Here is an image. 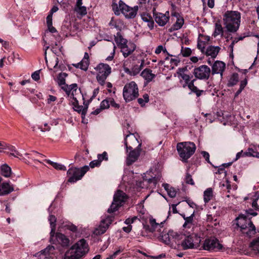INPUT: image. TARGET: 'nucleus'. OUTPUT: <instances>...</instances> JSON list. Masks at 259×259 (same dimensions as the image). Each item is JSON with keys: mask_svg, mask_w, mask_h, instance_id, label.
Here are the masks:
<instances>
[{"mask_svg": "<svg viewBox=\"0 0 259 259\" xmlns=\"http://www.w3.org/2000/svg\"><path fill=\"white\" fill-rule=\"evenodd\" d=\"M126 199V194L122 191L118 190L114 195L113 201L108 209V212L112 213L116 211L119 206L122 205Z\"/></svg>", "mask_w": 259, "mask_h": 259, "instance_id": "nucleus-8", "label": "nucleus"}, {"mask_svg": "<svg viewBox=\"0 0 259 259\" xmlns=\"http://www.w3.org/2000/svg\"><path fill=\"white\" fill-rule=\"evenodd\" d=\"M193 73L196 78L206 80L209 78L211 70L207 65H202L194 68Z\"/></svg>", "mask_w": 259, "mask_h": 259, "instance_id": "nucleus-10", "label": "nucleus"}, {"mask_svg": "<svg viewBox=\"0 0 259 259\" xmlns=\"http://www.w3.org/2000/svg\"><path fill=\"white\" fill-rule=\"evenodd\" d=\"M139 143L135 134L127 135L124 139V145L126 146L127 152H128V149H133L132 145L137 146Z\"/></svg>", "mask_w": 259, "mask_h": 259, "instance_id": "nucleus-19", "label": "nucleus"}, {"mask_svg": "<svg viewBox=\"0 0 259 259\" xmlns=\"http://www.w3.org/2000/svg\"><path fill=\"white\" fill-rule=\"evenodd\" d=\"M67 76V74L64 72L60 73L57 77V82L59 86L68 85L65 83V78Z\"/></svg>", "mask_w": 259, "mask_h": 259, "instance_id": "nucleus-36", "label": "nucleus"}, {"mask_svg": "<svg viewBox=\"0 0 259 259\" xmlns=\"http://www.w3.org/2000/svg\"><path fill=\"white\" fill-rule=\"evenodd\" d=\"M239 77L238 74L236 73H233L230 79L228 81V87H233L237 84L238 82Z\"/></svg>", "mask_w": 259, "mask_h": 259, "instance_id": "nucleus-38", "label": "nucleus"}, {"mask_svg": "<svg viewBox=\"0 0 259 259\" xmlns=\"http://www.w3.org/2000/svg\"><path fill=\"white\" fill-rule=\"evenodd\" d=\"M100 164H101V163H100L99 160L97 159V160H94L92 161L90 163V166L92 168H94L95 167L100 166Z\"/></svg>", "mask_w": 259, "mask_h": 259, "instance_id": "nucleus-57", "label": "nucleus"}, {"mask_svg": "<svg viewBox=\"0 0 259 259\" xmlns=\"http://www.w3.org/2000/svg\"><path fill=\"white\" fill-rule=\"evenodd\" d=\"M112 10L116 15H119L121 11L119 7V4L113 3L112 5Z\"/></svg>", "mask_w": 259, "mask_h": 259, "instance_id": "nucleus-48", "label": "nucleus"}, {"mask_svg": "<svg viewBox=\"0 0 259 259\" xmlns=\"http://www.w3.org/2000/svg\"><path fill=\"white\" fill-rule=\"evenodd\" d=\"M181 53L183 57H187L191 55L192 51L189 48H185L182 46L181 47Z\"/></svg>", "mask_w": 259, "mask_h": 259, "instance_id": "nucleus-42", "label": "nucleus"}, {"mask_svg": "<svg viewBox=\"0 0 259 259\" xmlns=\"http://www.w3.org/2000/svg\"><path fill=\"white\" fill-rule=\"evenodd\" d=\"M259 198V194L257 196L256 198L254 199L252 203V206L255 210H259V206L257 203V200Z\"/></svg>", "mask_w": 259, "mask_h": 259, "instance_id": "nucleus-60", "label": "nucleus"}, {"mask_svg": "<svg viewBox=\"0 0 259 259\" xmlns=\"http://www.w3.org/2000/svg\"><path fill=\"white\" fill-rule=\"evenodd\" d=\"M187 71V68L186 67L183 68H179L178 69L177 73L178 74L179 77L182 76V74H185V71Z\"/></svg>", "mask_w": 259, "mask_h": 259, "instance_id": "nucleus-61", "label": "nucleus"}, {"mask_svg": "<svg viewBox=\"0 0 259 259\" xmlns=\"http://www.w3.org/2000/svg\"><path fill=\"white\" fill-rule=\"evenodd\" d=\"M202 247L204 250L212 251L220 250L223 246L217 239L211 238L205 240Z\"/></svg>", "mask_w": 259, "mask_h": 259, "instance_id": "nucleus-12", "label": "nucleus"}, {"mask_svg": "<svg viewBox=\"0 0 259 259\" xmlns=\"http://www.w3.org/2000/svg\"><path fill=\"white\" fill-rule=\"evenodd\" d=\"M197 48L201 51L202 53H204L205 51V41L198 40L197 44Z\"/></svg>", "mask_w": 259, "mask_h": 259, "instance_id": "nucleus-49", "label": "nucleus"}, {"mask_svg": "<svg viewBox=\"0 0 259 259\" xmlns=\"http://www.w3.org/2000/svg\"><path fill=\"white\" fill-rule=\"evenodd\" d=\"M241 14L238 11H227L223 15L225 28L230 32H235L240 24Z\"/></svg>", "mask_w": 259, "mask_h": 259, "instance_id": "nucleus-2", "label": "nucleus"}, {"mask_svg": "<svg viewBox=\"0 0 259 259\" xmlns=\"http://www.w3.org/2000/svg\"><path fill=\"white\" fill-rule=\"evenodd\" d=\"M137 219H138V218L137 217H134L131 219L128 218L125 220L124 223L125 224L128 225V226L131 225V224L133 223L134 221Z\"/></svg>", "mask_w": 259, "mask_h": 259, "instance_id": "nucleus-59", "label": "nucleus"}, {"mask_svg": "<svg viewBox=\"0 0 259 259\" xmlns=\"http://www.w3.org/2000/svg\"><path fill=\"white\" fill-rule=\"evenodd\" d=\"M39 71V70L36 71L34 72H33L31 75L32 78L35 81H37L40 78Z\"/></svg>", "mask_w": 259, "mask_h": 259, "instance_id": "nucleus-55", "label": "nucleus"}, {"mask_svg": "<svg viewBox=\"0 0 259 259\" xmlns=\"http://www.w3.org/2000/svg\"><path fill=\"white\" fill-rule=\"evenodd\" d=\"M72 102L74 106V110L79 113L81 112L82 116L83 115L84 116L87 112L88 107L79 106L77 100V103H75V101H72Z\"/></svg>", "mask_w": 259, "mask_h": 259, "instance_id": "nucleus-30", "label": "nucleus"}, {"mask_svg": "<svg viewBox=\"0 0 259 259\" xmlns=\"http://www.w3.org/2000/svg\"><path fill=\"white\" fill-rule=\"evenodd\" d=\"M89 169V167L87 165L84 166L81 168L76 167L69 168L67 172L69 177L68 181L70 183H74L80 180Z\"/></svg>", "mask_w": 259, "mask_h": 259, "instance_id": "nucleus-6", "label": "nucleus"}, {"mask_svg": "<svg viewBox=\"0 0 259 259\" xmlns=\"http://www.w3.org/2000/svg\"><path fill=\"white\" fill-rule=\"evenodd\" d=\"M97 157L100 163L103 160L107 161L108 160V154L105 151L102 154H99Z\"/></svg>", "mask_w": 259, "mask_h": 259, "instance_id": "nucleus-46", "label": "nucleus"}, {"mask_svg": "<svg viewBox=\"0 0 259 259\" xmlns=\"http://www.w3.org/2000/svg\"><path fill=\"white\" fill-rule=\"evenodd\" d=\"M201 239L196 234L187 236L182 242V246L184 249L197 248L199 246Z\"/></svg>", "mask_w": 259, "mask_h": 259, "instance_id": "nucleus-9", "label": "nucleus"}, {"mask_svg": "<svg viewBox=\"0 0 259 259\" xmlns=\"http://www.w3.org/2000/svg\"><path fill=\"white\" fill-rule=\"evenodd\" d=\"M224 29L220 21H217L215 23L214 31L213 33V36L215 37L218 35H221V36H223Z\"/></svg>", "mask_w": 259, "mask_h": 259, "instance_id": "nucleus-31", "label": "nucleus"}, {"mask_svg": "<svg viewBox=\"0 0 259 259\" xmlns=\"http://www.w3.org/2000/svg\"><path fill=\"white\" fill-rule=\"evenodd\" d=\"M1 174L6 178H9L11 175V168L7 164H5L0 167Z\"/></svg>", "mask_w": 259, "mask_h": 259, "instance_id": "nucleus-29", "label": "nucleus"}, {"mask_svg": "<svg viewBox=\"0 0 259 259\" xmlns=\"http://www.w3.org/2000/svg\"><path fill=\"white\" fill-rule=\"evenodd\" d=\"M119 7L121 13L128 19L134 18L136 16L138 9V6H135L133 8L130 7L122 1L119 2Z\"/></svg>", "mask_w": 259, "mask_h": 259, "instance_id": "nucleus-11", "label": "nucleus"}, {"mask_svg": "<svg viewBox=\"0 0 259 259\" xmlns=\"http://www.w3.org/2000/svg\"><path fill=\"white\" fill-rule=\"evenodd\" d=\"M191 92L196 94L197 97H199L202 95V93L204 92L203 90H199L197 87L195 86L191 90Z\"/></svg>", "mask_w": 259, "mask_h": 259, "instance_id": "nucleus-53", "label": "nucleus"}, {"mask_svg": "<svg viewBox=\"0 0 259 259\" xmlns=\"http://www.w3.org/2000/svg\"><path fill=\"white\" fill-rule=\"evenodd\" d=\"M89 251L86 240L81 239L67 250L64 255V259H81Z\"/></svg>", "mask_w": 259, "mask_h": 259, "instance_id": "nucleus-1", "label": "nucleus"}, {"mask_svg": "<svg viewBox=\"0 0 259 259\" xmlns=\"http://www.w3.org/2000/svg\"><path fill=\"white\" fill-rule=\"evenodd\" d=\"M130 150L128 152L126 158V164L128 165L132 164L137 159L140 155V151L138 149H128Z\"/></svg>", "mask_w": 259, "mask_h": 259, "instance_id": "nucleus-21", "label": "nucleus"}, {"mask_svg": "<svg viewBox=\"0 0 259 259\" xmlns=\"http://www.w3.org/2000/svg\"><path fill=\"white\" fill-rule=\"evenodd\" d=\"M49 221L50 222V227H56V218L54 215H50L49 218Z\"/></svg>", "mask_w": 259, "mask_h": 259, "instance_id": "nucleus-54", "label": "nucleus"}, {"mask_svg": "<svg viewBox=\"0 0 259 259\" xmlns=\"http://www.w3.org/2000/svg\"><path fill=\"white\" fill-rule=\"evenodd\" d=\"M72 65L77 68H80L85 71L88 68V62L87 60H81L79 63L73 64Z\"/></svg>", "mask_w": 259, "mask_h": 259, "instance_id": "nucleus-39", "label": "nucleus"}, {"mask_svg": "<svg viewBox=\"0 0 259 259\" xmlns=\"http://www.w3.org/2000/svg\"><path fill=\"white\" fill-rule=\"evenodd\" d=\"M213 190L211 188H207L204 191L203 193V199L204 202H208L213 197Z\"/></svg>", "mask_w": 259, "mask_h": 259, "instance_id": "nucleus-32", "label": "nucleus"}, {"mask_svg": "<svg viewBox=\"0 0 259 259\" xmlns=\"http://www.w3.org/2000/svg\"><path fill=\"white\" fill-rule=\"evenodd\" d=\"M119 48L124 57L126 58L135 51L136 46L133 44H130L128 45L126 44L125 45L121 46Z\"/></svg>", "mask_w": 259, "mask_h": 259, "instance_id": "nucleus-22", "label": "nucleus"}, {"mask_svg": "<svg viewBox=\"0 0 259 259\" xmlns=\"http://www.w3.org/2000/svg\"><path fill=\"white\" fill-rule=\"evenodd\" d=\"M237 225L240 228L243 233L248 236H251L255 233V227L252 222L244 218H237Z\"/></svg>", "mask_w": 259, "mask_h": 259, "instance_id": "nucleus-5", "label": "nucleus"}, {"mask_svg": "<svg viewBox=\"0 0 259 259\" xmlns=\"http://www.w3.org/2000/svg\"><path fill=\"white\" fill-rule=\"evenodd\" d=\"M153 17L156 23L160 26H165L169 20V13L168 11L163 14L156 12L155 9L153 10Z\"/></svg>", "mask_w": 259, "mask_h": 259, "instance_id": "nucleus-15", "label": "nucleus"}, {"mask_svg": "<svg viewBox=\"0 0 259 259\" xmlns=\"http://www.w3.org/2000/svg\"><path fill=\"white\" fill-rule=\"evenodd\" d=\"M161 51H163L164 53L167 52L166 49L165 48L163 49V46L160 45L158 46L156 49L155 51V53L156 54H159L161 52Z\"/></svg>", "mask_w": 259, "mask_h": 259, "instance_id": "nucleus-56", "label": "nucleus"}, {"mask_svg": "<svg viewBox=\"0 0 259 259\" xmlns=\"http://www.w3.org/2000/svg\"><path fill=\"white\" fill-rule=\"evenodd\" d=\"M204 116L206 117V120L209 123H212L214 120L213 117L211 114H205Z\"/></svg>", "mask_w": 259, "mask_h": 259, "instance_id": "nucleus-63", "label": "nucleus"}, {"mask_svg": "<svg viewBox=\"0 0 259 259\" xmlns=\"http://www.w3.org/2000/svg\"><path fill=\"white\" fill-rule=\"evenodd\" d=\"M144 64V61L142 60V62H141L140 65H134L133 67V68H132L131 71H130L129 69L126 68V69H125V71L126 73H129L131 75H136L140 72V71L143 68Z\"/></svg>", "mask_w": 259, "mask_h": 259, "instance_id": "nucleus-26", "label": "nucleus"}, {"mask_svg": "<svg viewBox=\"0 0 259 259\" xmlns=\"http://www.w3.org/2000/svg\"><path fill=\"white\" fill-rule=\"evenodd\" d=\"M194 212L189 217L185 218V223L183 225L184 228H191L192 226L193 221Z\"/></svg>", "mask_w": 259, "mask_h": 259, "instance_id": "nucleus-40", "label": "nucleus"}, {"mask_svg": "<svg viewBox=\"0 0 259 259\" xmlns=\"http://www.w3.org/2000/svg\"><path fill=\"white\" fill-rule=\"evenodd\" d=\"M150 173L151 172L150 171L144 174V176H143V182L148 185V187L151 188L155 187L157 182L160 181L161 177L159 176L154 177L151 176L150 175Z\"/></svg>", "mask_w": 259, "mask_h": 259, "instance_id": "nucleus-18", "label": "nucleus"}, {"mask_svg": "<svg viewBox=\"0 0 259 259\" xmlns=\"http://www.w3.org/2000/svg\"><path fill=\"white\" fill-rule=\"evenodd\" d=\"M180 235L177 232L169 230L166 234L161 235V239L166 244H169L171 242L176 243L179 240Z\"/></svg>", "mask_w": 259, "mask_h": 259, "instance_id": "nucleus-16", "label": "nucleus"}, {"mask_svg": "<svg viewBox=\"0 0 259 259\" xmlns=\"http://www.w3.org/2000/svg\"><path fill=\"white\" fill-rule=\"evenodd\" d=\"M195 144L191 142L179 143L177 145V149L180 157L184 161H186L196 150Z\"/></svg>", "mask_w": 259, "mask_h": 259, "instance_id": "nucleus-3", "label": "nucleus"}, {"mask_svg": "<svg viewBox=\"0 0 259 259\" xmlns=\"http://www.w3.org/2000/svg\"><path fill=\"white\" fill-rule=\"evenodd\" d=\"M243 154L247 156H252L259 158V152L257 150V148H248L247 151L244 152Z\"/></svg>", "mask_w": 259, "mask_h": 259, "instance_id": "nucleus-35", "label": "nucleus"}, {"mask_svg": "<svg viewBox=\"0 0 259 259\" xmlns=\"http://www.w3.org/2000/svg\"><path fill=\"white\" fill-rule=\"evenodd\" d=\"M180 77L185 81V83L183 85V87L185 88L187 86V83L190 81V79L193 76H190L187 74H182V76Z\"/></svg>", "mask_w": 259, "mask_h": 259, "instance_id": "nucleus-47", "label": "nucleus"}, {"mask_svg": "<svg viewBox=\"0 0 259 259\" xmlns=\"http://www.w3.org/2000/svg\"><path fill=\"white\" fill-rule=\"evenodd\" d=\"M57 100V98L55 96H54L53 95H49L48 98L47 99V103L48 104H51V102H54Z\"/></svg>", "mask_w": 259, "mask_h": 259, "instance_id": "nucleus-64", "label": "nucleus"}, {"mask_svg": "<svg viewBox=\"0 0 259 259\" xmlns=\"http://www.w3.org/2000/svg\"><path fill=\"white\" fill-rule=\"evenodd\" d=\"M109 101L108 100H104L102 101L100 104L101 108L103 109L108 108L110 106Z\"/></svg>", "mask_w": 259, "mask_h": 259, "instance_id": "nucleus-51", "label": "nucleus"}, {"mask_svg": "<svg viewBox=\"0 0 259 259\" xmlns=\"http://www.w3.org/2000/svg\"><path fill=\"white\" fill-rule=\"evenodd\" d=\"M185 182L188 184L191 185H194V182L192 178V176L189 174H187L185 178Z\"/></svg>", "mask_w": 259, "mask_h": 259, "instance_id": "nucleus-52", "label": "nucleus"}, {"mask_svg": "<svg viewBox=\"0 0 259 259\" xmlns=\"http://www.w3.org/2000/svg\"><path fill=\"white\" fill-rule=\"evenodd\" d=\"M109 25L114 28H116L117 30H120L119 26L117 24V23L115 21H114L113 19L111 20L110 21Z\"/></svg>", "mask_w": 259, "mask_h": 259, "instance_id": "nucleus-62", "label": "nucleus"}, {"mask_svg": "<svg viewBox=\"0 0 259 259\" xmlns=\"http://www.w3.org/2000/svg\"><path fill=\"white\" fill-rule=\"evenodd\" d=\"M139 96V89L135 81L126 83L123 89V97L126 102L132 101Z\"/></svg>", "mask_w": 259, "mask_h": 259, "instance_id": "nucleus-4", "label": "nucleus"}, {"mask_svg": "<svg viewBox=\"0 0 259 259\" xmlns=\"http://www.w3.org/2000/svg\"><path fill=\"white\" fill-rule=\"evenodd\" d=\"M184 24V19L183 18H178L176 22L173 25L174 30H178L180 29Z\"/></svg>", "mask_w": 259, "mask_h": 259, "instance_id": "nucleus-45", "label": "nucleus"}, {"mask_svg": "<svg viewBox=\"0 0 259 259\" xmlns=\"http://www.w3.org/2000/svg\"><path fill=\"white\" fill-rule=\"evenodd\" d=\"M98 72L97 75V79L99 84L103 85L105 80L111 72V68L107 64L100 63L95 68Z\"/></svg>", "mask_w": 259, "mask_h": 259, "instance_id": "nucleus-7", "label": "nucleus"}, {"mask_svg": "<svg viewBox=\"0 0 259 259\" xmlns=\"http://www.w3.org/2000/svg\"><path fill=\"white\" fill-rule=\"evenodd\" d=\"M45 161L47 163L50 164L51 165H52V166L56 169L62 170H66V168L64 165H62L61 164H60V163H58L57 162H53V161H51L50 160L46 159V160H45Z\"/></svg>", "mask_w": 259, "mask_h": 259, "instance_id": "nucleus-37", "label": "nucleus"}, {"mask_svg": "<svg viewBox=\"0 0 259 259\" xmlns=\"http://www.w3.org/2000/svg\"><path fill=\"white\" fill-rule=\"evenodd\" d=\"M62 89L66 92L70 99H72V101H75V103H77V98L75 96L77 92L76 83H73L70 85L62 86Z\"/></svg>", "mask_w": 259, "mask_h": 259, "instance_id": "nucleus-17", "label": "nucleus"}, {"mask_svg": "<svg viewBox=\"0 0 259 259\" xmlns=\"http://www.w3.org/2000/svg\"><path fill=\"white\" fill-rule=\"evenodd\" d=\"M114 39L119 48L123 45H125L127 42V40L122 37L119 32H117L116 35L114 36Z\"/></svg>", "mask_w": 259, "mask_h": 259, "instance_id": "nucleus-28", "label": "nucleus"}, {"mask_svg": "<svg viewBox=\"0 0 259 259\" xmlns=\"http://www.w3.org/2000/svg\"><path fill=\"white\" fill-rule=\"evenodd\" d=\"M162 186L167 192L169 197L174 198L176 196L177 191L175 188L170 187L168 184H163Z\"/></svg>", "mask_w": 259, "mask_h": 259, "instance_id": "nucleus-33", "label": "nucleus"}, {"mask_svg": "<svg viewBox=\"0 0 259 259\" xmlns=\"http://www.w3.org/2000/svg\"><path fill=\"white\" fill-rule=\"evenodd\" d=\"M7 149L11 151L10 155H13L14 157H21L22 155V154L17 151L13 146H8Z\"/></svg>", "mask_w": 259, "mask_h": 259, "instance_id": "nucleus-44", "label": "nucleus"}, {"mask_svg": "<svg viewBox=\"0 0 259 259\" xmlns=\"http://www.w3.org/2000/svg\"><path fill=\"white\" fill-rule=\"evenodd\" d=\"M180 62V61L177 60V59H170V66L173 68L175 66H177L178 65V64Z\"/></svg>", "mask_w": 259, "mask_h": 259, "instance_id": "nucleus-58", "label": "nucleus"}, {"mask_svg": "<svg viewBox=\"0 0 259 259\" xmlns=\"http://www.w3.org/2000/svg\"><path fill=\"white\" fill-rule=\"evenodd\" d=\"M226 68V64L222 61H217L212 66V74H220L221 77L223 76V73Z\"/></svg>", "mask_w": 259, "mask_h": 259, "instance_id": "nucleus-20", "label": "nucleus"}, {"mask_svg": "<svg viewBox=\"0 0 259 259\" xmlns=\"http://www.w3.org/2000/svg\"><path fill=\"white\" fill-rule=\"evenodd\" d=\"M251 246L254 250L259 252V238L251 242Z\"/></svg>", "mask_w": 259, "mask_h": 259, "instance_id": "nucleus-50", "label": "nucleus"}, {"mask_svg": "<svg viewBox=\"0 0 259 259\" xmlns=\"http://www.w3.org/2000/svg\"><path fill=\"white\" fill-rule=\"evenodd\" d=\"M55 248L54 246L49 245L46 248L36 253L33 255L35 259H51L54 254Z\"/></svg>", "mask_w": 259, "mask_h": 259, "instance_id": "nucleus-13", "label": "nucleus"}, {"mask_svg": "<svg viewBox=\"0 0 259 259\" xmlns=\"http://www.w3.org/2000/svg\"><path fill=\"white\" fill-rule=\"evenodd\" d=\"M149 101V95L147 94H145L142 98L138 99V102L141 107H144L146 103Z\"/></svg>", "mask_w": 259, "mask_h": 259, "instance_id": "nucleus-41", "label": "nucleus"}, {"mask_svg": "<svg viewBox=\"0 0 259 259\" xmlns=\"http://www.w3.org/2000/svg\"><path fill=\"white\" fill-rule=\"evenodd\" d=\"M142 19L146 22L148 23V26L150 28V29H152L154 27V21L153 18L150 16V15L148 14L143 13L141 15Z\"/></svg>", "mask_w": 259, "mask_h": 259, "instance_id": "nucleus-27", "label": "nucleus"}, {"mask_svg": "<svg viewBox=\"0 0 259 259\" xmlns=\"http://www.w3.org/2000/svg\"><path fill=\"white\" fill-rule=\"evenodd\" d=\"M75 11L82 16L85 15L87 13L86 7L82 6V5H80V6H75Z\"/></svg>", "mask_w": 259, "mask_h": 259, "instance_id": "nucleus-43", "label": "nucleus"}, {"mask_svg": "<svg viewBox=\"0 0 259 259\" xmlns=\"http://www.w3.org/2000/svg\"><path fill=\"white\" fill-rule=\"evenodd\" d=\"M113 220L112 216L108 215L105 219H103L98 227L96 228L94 234L96 235H100L104 234L108 228Z\"/></svg>", "mask_w": 259, "mask_h": 259, "instance_id": "nucleus-14", "label": "nucleus"}, {"mask_svg": "<svg viewBox=\"0 0 259 259\" xmlns=\"http://www.w3.org/2000/svg\"><path fill=\"white\" fill-rule=\"evenodd\" d=\"M149 224L150 225L151 230V232L153 233L156 230H159L160 228H161L162 223L159 224L156 222V220L154 219L151 218L149 220Z\"/></svg>", "mask_w": 259, "mask_h": 259, "instance_id": "nucleus-34", "label": "nucleus"}, {"mask_svg": "<svg viewBox=\"0 0 259 259\" xmlns=\"http://www.w3.org/2000/svg\"><path fill=\"white\" fill-rule=\"evenodd\" d=\"M221 48L218 46H209L205 50L204 53L207 56H210L211 58H215L220 52Z\"/></svg>", "mask_w": 259, "mask_h": 259, "instance_id": "nucleus-23", "label": "nucleus"}, {"mask_svg": "<svg viewBox=\"0 0 259 259\" xmlns=\"http://www.w3.org/2000/svg\"><path fill=\"white\" fill-rule=\"evenodd\" d=\"M152 71L150 69H145L141 73V76H142L146 81L145 84L151 82L152 79L155 77V74L152 73Z\"/></svg>", "mask_w": 259, "mask_h": 259, "instance_id": "nucleus-25", "label": "nucleus"}, {"mask_svg": "<svg viewBox=\"0 0 259 259\" xmlns=\"http://www.w3.org/2000/svg\"><path fill=\"white\" fill-rule=\"evenodd\" d=\"M56 239L57 242L63 247H67L69 245L70 240L68 237L62 233H56Z\"/></svg>", "mask_w": 259, "mask_h": 259, "instance_id": "nucleus-24", "label": "nucleus"}]
</instances>
